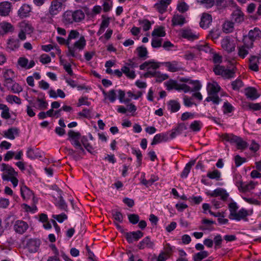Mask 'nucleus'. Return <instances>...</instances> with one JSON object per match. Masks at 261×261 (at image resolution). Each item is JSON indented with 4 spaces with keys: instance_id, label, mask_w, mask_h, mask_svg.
Here are the masks:
<instances>
[{
    "instance_id": "32",
    "label": "nucleus",
    "mask_w": 261,
    "mask_h": 261,
    "mask_svg": "<svg viewBox=\"0 0 261 261\" xmlns=\"http://www.w3.org/2000/svg\"><path fill=\"white\" fill-rule=\"evenodd\" d=\"M220 88V87L216 82L208 83L207 86L208 94H217Z\"/></svg>"
},
{
    "instance_id": "36",
    "label": "nucleus",
    "mask_w": 261,
    "mask_h": 261,
    "mask_svg": "<svg viewBox=\"0 0 261 261\" xmlns=\"http://www.w3.org/2000/svg\"><path fill=\"white\" fill-rule=\"evenodd\" d=\"M245 94L248 98L252 100L259 97L256 90L254 88L249 87L245 89Z\"/></svg>"
},
{
    "instance_id": "35",
    "label": "nucleus",
    "mask_w": 261,
    "mask_h": 261,
    "mask_svg": "<svg viewBox=\"0 0 261 261\" xmlns=\"http://www.w3.org/2000/svg\"><path fill=\"white\" fill-rule=\"evenodd\" d=\"M102 20L100 24L99 30H98L97 34L99 35L103 33L105 29L108 28L110 24V18L106 17L105 15H102Z\"/></svg>"
},
{
    "instance_id": "30",
    "label": "nucleus",
    "mask_w": 261,
    "mask_h": 261,
    "mask_svg": "<svg viewBox=\"0 0 261 261\" xmlns=\"http://www.w3.org/2000/svg\"><path fill=\"white\" fill-rule=\"evenodd\" d=\"M14 31L13 26L9 22L3 21L0 22V32L4 33H12Z\"/></svg>"
},
{
    "instance_id": "17",
    "label": "nucleus",
    "mask_w": 261,
    "mask_h": 261,
    "mask_svg": "<svg viewBox=\"0 0 261 261\" xmlns=\"http://www.w3.org/2000/svg\"><path fill=\"white\" fill-rule=\"evenodd\" d=\"M28 224L27 222L22 220H17L14 225L15 231L20 234L23 233L28 228Z\"/></svg>"
},
{
    "instance_id": "9",
    "label": "nucleus",
    "mask_w": 261,
    "mask_h": 261,
    "mask_svg": "<svg viewBox=\"0 0 261 261\" xmlns=\"http://www.w3.org/2000/svg\"><path fill=\"white\" fill-rule=\"evenodd\" d=\"M161 63L155 61L154 60H150L147 61H145L143 64L140 65V70H156L159 68L160 66Z\"/></svg>"
},
{
    "instance_id": "40",
    "label": "nucleus",
    "mask_w": 261,
    "mask_h": 261,
    "mask_svg": "<svg viewBox=\"0 0 261 261\" xmlns=\"http://www.w3.org/2000/svg\"><path fill=\"white\" fill-rule=\"evenodd\" d=\"M121 70L123 73L130 79H134L136 76L134 70L130 69L127 66H123L121 68Z\"/></svg>"
},
{
    "instance_id": "52",
    "label": "nucleus",
    "mask_w": 261,
    "mask_h": 261,
    "mask_svg": "<svg viewBox=\"0 0 261 261\" xmlns=\"http://www.w3.org/2000/svg\"><path fill=\"white\" fill-rule=\"evenodd\" d=\"M176 9L179 12L183 13L189 10V6L185 2H180L177 4Z\"/></svg>"
},
{
    "instance_id": "16",
    "label": "nucleus",
    "mask_w": 261,
    "mask_h": 261,
    "mask_svg": "<svg viewBox=\"0 0 261 261\" xmlns=\"http://www.w3.org/2000/svg\"><path fill=\"white\" fill-rule=\"evenodd\" d=\"M32 7L30 5L24 4L18 11V16L21 18H26L30 15Z\"/></svg>"
},
{
    "instance_id": "48",
    "label": "nucleus",
    "mask_w": 261,
    "mask_h": 261,
    "mask_svg": "<svg viewBox=\"0 0 261 261\" xmlns=\"http://www.w3.org/2000/svg\"><path fill=\"white\" fill-rule=\"evenodd\" d=\"M6 99L7 102L11 104L15 103L17 105H20L21 103V99L16 95H8L6 96Z\"/></svg>"
},
{
    "instance_id": "20",
    "label": "nucleus",
    "mask_w": 261,
    "mask_h": 261,
    "mask_svg": "<svg viewBox=\"0 0 261 261\" xmlns=\"http://www.w3.org/2000/svg\"><path fill=\"white\" fill-rule=\"evenodd\" d=\"M212 21V17L207 13H203L201 17L200 26L204 29L208 28Z\"/></svg>"
},
{
    "instance_id": "13",
    "label": "nucleus",
    "mask_w": 261,
    "mask_h": 261,
    "mask_svg": "<svg viewBox=\"0 0 261 261\" xmlns=\"http://www.w3.org/2000/svg\"><path fill=\"white\" fill-rule=\"evenodd\" d=\"M172 0H160L154 5V8L160 13L163 14L167 11V8Z\"/></svg>"
},
{
    "instance_id": "43",
    "label": "nucleus",
    "mask_w": 261,
    "mask_h": 261,
    "mask_svg": "<svg viewBox=\"0 0 261 261\" xmlns=\"http://www.w3.org/2000/svg\"><path fill=\"white\" fill-rule=\"evenodd\" d=\"M27 247L30 252H35L37 251L38 246L35 240H30L27 243Z\"/></svg>"
},
{
    "instance_id": "62",
    "label": "nucleus",
    "mask_w": 261,
    "mask_h": 261,
    "mask_svg": "<svg viewBox=\"0 0 261 261\" xmlns=\"http://www.w3.org/2000/svg\"><path fill=\"white\" fill-rule=\"evenodd\" d=\"M243 86V83L240 79H237L231 83L232 88L234 90H239Z\"/></svg>"
},
{
    "instance_id": "31",
    "label": "nucleus",
    "mask_w": 261,
    "mask_h": 261,
    "mask_svg": "<svg viewBox=\"0 0 261 261\" xmlns=\"http://www.w3.org/2000/svg\"><path fill=\"white\" fill-rule=\"evenodd\" d=\"M20 30L27 34H30L33 31L32 25L27 21H23L19 23Z\"/></svg>"
},
{
    "instance_id": "14",
    "label": "nucleus",
    "mask_w": 261,
    "mask_h": 261,
    "mask_svg": "<svg viewBox=\"0 0 261 261\" xmlns=\"http://www.w3.org/2000/svg\"><path fill=\"white\" fill-rule=\"evenodd\" d=\"M3 74L4 78V85L14 81L17 76V74L11 69H5Z\"/></svg>"
},
{
    "instance_id": "29",
    "label": "nucleus",
    "mask_w": 261,
    "mask_h": 261,
    "mask_svg": "<svg viewBox=\"0 0 261 261\" xmlns=\"http://www.w3.org/2000/svg\"><path fill=\"white\" fill-rule=\"evenodd\" d=\"M3 133L4 137L10 140H13L15 139V136L18 135V129L15 127H12L4 131Z\"/></svg>"
},
{
    "instance_id": "56",
    "label": "nucleus",
    "mask_w": 261,
    "mask_h": 261,
    "mask_svg": "<svg viewBox=\"0 0 261 261\" xmlns=\"http://www.w3.org/2000/svg\"><path fill=\"white\" fill-rule=\"evenodd\" d=\"M234 27V22L233 21H227L223 24V29L226 33L231 32Z\"/></svg>"
},
{
    "instance_id": "37",
    "label": "nucleus",
    "mask_w": 261,
    "mask_h": 261,
    "mask_svg": "<svg viewBox=\"0 0 261 261\" xmlns=\"http://www.w3.org/2000/svg\"><path fill=\"white\" fill-rule=\"evenodd\" d=\"M259 58L256 56H252L249 59V68L254 71H258V63Z\"/></svg>"
},
{
    "instance_id": "45",
    "label": "nucleus",
    "mask_w": 261,
    "mask_h": 261,
    "mask_svg": "<svg viewBox=\"0 0 261 261\" xmlns=\"http://www.w3.org/2000/svg\"><path fill=\"white\" fill-rule=\"evenodd\" d=\"M222 138L223 140L230 142V143H236L239 137L233 134H225L222 135Z\"/></svg>"
},
{
    "instance_id": "63",
    "label": "nucleus",
    "mask_w": 261,
    "mask_h": 261,
    "mask_svg": "<svg viewBox=\"0 0 261 261\" xmlns=\"http://www.w3.org/2000/svg\"><path fill=\"white\" fill-rule=\"evenodd\" d=\"M162 39L153 37L151 41V46L153 48H159L162 46Z\"/></svg>"
},
{
    "instance_id": "46",
    "label": "nucleus",
    "mask_w": 261,
    "mask_h": 261,
    "mask_svg": "<svg viewBox=\"0 0 261 261\" xmlns=\"http://www.w3.org/2000/svg\"><path fill=\"white\" fill-rule=\"evenodd\" d=\"M196 48L199 51H203L205 53H212L213 51L208 44L204 42L197 45Z\"/></svg>"
},
{
    "instance_id": "41",
    "label": "nucleus",
    "mask_w": 261,
    "mask_h": 261,
    "mask_svg": "<svg viewBox=\"0 0 261 261\" xmlns=\"http://www.w3.org/2000/svg\"><path fill=\"white\" fill-rule=\"evenodd\" d=\"M138 56L143 60L146 59L148 57V51L147 48L143 46L138 47L136 49Z\"/></svg>"
},
{
    "instance_id": "24",
    "label": "nucleus",
    "mask_w": 261,
    "mask_h": 261,
    "mask_svg": "<svg viewBox=\"0 0 261 261\" xmlns=\"http://www.w3.org/2000/svg\"><path fill=\"white\" fill-rule=\"evenodd\" d=\"M27 155L31 159L42 158V152L36 148H29L27 151Z\"/></svg>"
},
{
    "instance_id": "12",
    "label": "nucleus",
    "mask_w": 261,
    "mask_h": 261,
    "mask_svg": "<svg viewBox=\"0 0 261 261\" xmlns=\"http://www.w3.org/2000/svg\"><path fill=\"white\" fill-rule=\"evenodd\" d=\"M169 140V133H162L156 134L151 143V145H154L155 144L167 142Z\"/></svg>"
},
{
    "instance_id": "51",
    "label": "nucleus",
    "mask_w": 261,
    "mask_h": 261,
    "mask_svg": "<svg viewBox=\"0 0 261 261\" xmlns=\"http://www.w3.org/2000/svg\"><path fill=\"white\" fill-rule=\"evenodd\" d=\"M139 23L144 31H148L151 28V23L147 19H142L139 20Z\"/></svg>"
},
{
    "instance_id": "50",
    "label": "nucleus",
    "mask_w": 261,
    "mask_h": 261,
    "mask_svg": "<svg viewBox=\"0 0 261 261\" xmlns=\"http://www.w3.org/2000/svg\"><path fill=\"white\" fill-rule=\"evenodd\" d=\"M222 109L224 114H228L234 111L233 107L228 101L224 102Z\"/></svg>"
},
{
    "instance_id": "22",
    "label": "nucleus",
    "mask_w": 261,
    "mask_h": 261,
    "mask_svg": "<svg viewBox=\"0 0 261 261\" xmlns=\"http://www.w3.org/2000/svg\"><path fill=\"white\" fill-rule=\"evenodd\" d=\"M11 10V4L8 2L0 3V15L8 16Z\"/></svg>"
},
{
    "instance_id": "55",
    "label": "nucleus",
    "mask_w": 261,
    "mask_h": 261,
    "mask_svg": "<svg viewBox=\"0 0 261 261\" xmlns=\"http://www.w3.org/2000/svg\"><path fill=\"white\" fill-rule=\"evenodd\" d=\"M80 36V33L77 30H72L70 31L68 36V42L71 44V41L73 39L78 38Z\"/></svg>"
},
{
    "instance_id": "6",
    "label": "nucleus",
    "mask_w": 261,
    "mask_h": 261,
    "mask_svg": "<svg viewBox=\"0 0 261 261\" xmlns=\"http://www.w3.org/2000/svg\"><path fill=\"white\" fill-rule=\"evenodd\" d=\"M167 68V70L171 72H178L182 70L181 63L177 61L165 62L162 63Z\"/></svg>"
},
{
    "instance_id": "53",
    "label": "nucleus",
    "mask_w": 261,
    "mask_h": 261,
    "mask_svg": "<svg viewBox=\"0 0 261 261\" xmlns=\"http://www.w3.org/2000/svg\"><path fill=\"white\" fill-rule=\"evenodd\" d=\"M205 101L207 102L212 101L213 103L218 105L221 101V99L217 94H208V96L206 98Z\"/></svg>"
},
{
    "instance_id": "7",
    "label": "nucleus",
    "mask_w": 261,
    "mask_h": 261,
    "mask_svg": "<svg viewBox=\"0 0 261 261\" xmlns=\"http://www.w3.org/2000/svg\"><path fill=\"white\" fill-rule=\"evenodd\" d=\"M20 46V42L18 39L10 37L7 41L6 50L8 52L15 51Z\"/></svg>"
},
{
    "instance_id": "3",
    "label": "nucleus",
    "mask_w": 261,
    "mask_h": 261,
    "mask_svg": "<svg viewBox=\"0 0 261 261\" xmlns=\"http://www.w3.org/2000/svg\"><path fill=\"white\" fill-rule=\"evenodd\" d=\"M86 45V40L85 37L84 36H80L78 40L69 45L67 56L77 58L80 56L79 52L83 50L85 48Z\"/></svg>"
},
{
    "instance_id": "44",
    "label": "nucleus",
    "mask_w": 261,
    "mask_h": 261,
    "mask_svg": "<svg viewBox=\"0 0 261 261\" xmlns=\"http://www.w3.org/2000/svg\"><path fill=\"white\" fill-rule=\"evenodd\" d=\"M152 37H162L166 35V33L164 28L162 27H158L153 30L151 33Z\"/></svg>"
},
{
    "instance_id": "25",
    "label": "nucleus",
    "mask_w": 261,
    "mask_h": 261,
    "mask_svg": "<svg viewBox=\"0 0 261 261\" xmlns=\"http://www.w3.org/2000/svg\"><path fill=\"white\" fill-rule=\"evenodd\" d=\"M1 170L6 174L3 175H6L7 177H13V176H17L18 174L12 167L4 163L1 165Z\"/></svg>"
},
{
    "instance_id": "21",
    "label": "nucleus",
    "mask_w": 261,
    "mask_h": 261,
    "mask_svg": "<svg viewBox=\"0 0 261 261\" xmlns=\"http://www.w3.org/2000/svg\"><path fill=\"white\" fill-rule=\"evenodd\" d=\"M4 86L13 93H19L23 90L22 87L18 83L15 82V81L10 82V83L7 84Z\"/></svg>"
},
{
    "instance_id": "15",
    "label": "nucleus",
    "mask_w": 261,
    "mask_h": 261,
    "mask_svg": "<svg viewBox=\"0 0 261 261\" xmlns=\"http://www.w3.org/2000/svg\"><path fill=\"white\" fill-rule=\"evenodd\" d=\"M29 104L33 106L34 108L38 110H45L47 109L48 103L43 99L37 98L36 102L32 100H28Z\"/></svg>"
},
{
    "instance_id": "26",
    "label": "nucleus",
    "mask_w": 261,
    "mask_h": 261,
    "mask_svg": "<svg viewBox=\"0 0 261 261\" xmlns=\"http://www.w3.org/2000/svg\"><path fill=\"white\" fill-rule=\"evenodd\" d=\"M0 110H2L1 116L2 118L8 120L11 118L10 110L8 107L3 103L0 99Z\"/></svg>"
},
{
    "instance_id": "11",
    "label": "nucleus",
    "mask_w": 261,
    "mask_h": 261,
    "mask_svg": "<svg viewBox=\"0 0 261 261\" xmlns=\"http://www.w3.org/2000/svg\"><path fill=\"white\" fill-rule=\"evenodd\" d=\"M144 235V233L140 230L127 232L125 237L129 243H132L135 241H138Z\"/></svg>"
},
{
    "instance_id": "54",
    "label": "nucleus",
    "mask_w": 261,
    "mask_h": 261,
    "mask_svg": "<svg viewBox=\"0 0 261 261\" xmlns=\"http://www.w3.org/2000/svg\"><path fill=\"white\" fill-rule=\"evenodd\" d=\"M236 144L237 148L240 150L245 149L248 145V143L240 137H239Z\"/></svg>"
},
{
    "instance_id": "39",
    "label": "nucleus",
    "mask_w": 261,
    "mask_h": 261,
    "mask_svg": "<svg viewBox=\"0 0 261 261\" xmlns=\"http://www.w3.org/2000/svg\"><path fill=\"white\" fill-rule=\"evenodd\" d=\"M257 185V182L255 183L253 181H250L248 184L243 183L240 189L239 190L243 192H249L254 189L255 187Z\"/></svg>"
},
{
    "instance_id": "18",
    "label": "nucleus",
    "mask_w": 261,
    "mask_h": 261,
    "mask_svg": "<svg viewBox=\"0 0 261 261\" xmlns=\"http://www.w3.org/2000/svg\"><path fill=\"white\" fill-rule=\"evenodd\" d=\"M154 246L153 241L151 240L149 237L144 238L138 244V247L139 249L142 250L145 248L152 249Z\"/></svg>"
},
{
    "instance_id": "38",
    "label": "nucleus",
    "mask_w": 261,
    "mask_h": 261,
    "mask_svg": "<svg viewBox=\"0 0 261 261\" xmlns=\"http://www.w3.org/2000/svg\"><path fill=\"white\" fill-rule=\"evenodd\" d=\"M102 94L105 96V100L108 99L110 102H114L116 99V93L115 90H111L108 92L103 90Z\"/></svg>"
},
{
    "instance_id": "34",
    "label": "nucleus",
    "mask_w": 261,
    "mask_h": 261,
    "mask_svg": "<svg viewBox=\"0 0 261 261\" xmlns=\"http://www.w3.org/2000/svg\"><path fill=\"white\" fill-rule=\"evenodd\" d=\"M181 36L183 38L188 40H193L198 38V34L193 32L191 30H184L181 33Z\"/></svg>"
},
{
    "instance_id": "8",
    "label": "nucleus",
    "mask_w": 261,
    "mask_h": 261,
    "mask_svg": "<svg viewBox=\"0 0 261 261\" xmlns=\"http://www.w3.org/2000/svg\"><path fill=\"white\" fill-rule=\"evenodd\" d=\"M222 47L228 53H231L234 50L236 43L230 38L226 37L224 38L221 42Z\"/></svg>"
},
{
    "instance_id": "42",
    "label": "nucleus",
    "mask_w": 261,
    "mask_h": 261,
    "mask_svg": "<svg viewBox=\"0 0 261 261\" xmlns=\"http://www.w3.org/2000/svg\"><path fill=\"white\" fill-rule=\"evenodd\" d=\"M195 164L194 161H192L189 162L188 163H187L186 165V166L185 167L184 170H182L181 173V177L182 178H187L190 171L191 169V167L192 166H193Z\"/></svg>"
},
{
    "instance_id": "47",
    "label": "nucleus",
    "mask_w": 261,
    "mask_h": 261,
    "mask_svg": "<svg viewBox=\"0 0 261 261\" xmlns=\"http://www.w3.org/2000/svg\"><path fill=\"white\" fill-rule=\"evenodd\" d=\"M221 175V172L219 170L215 169L212 171H208L207 173V177L212 179L219 180Z\"/></svg>"
},
{
    "instance_id": "2",
    "label": "nucleus",
    "mask_w": 261,
    "mask_h": 261,
    "mask_svg": "<svg viewBox=\"0 0 261 261\" xmlns=\"http://www.w3.org/2000/svg\"><path fill=\"white\" fill-rule=\"evenodd\" d=\"M85 17L84 11L81 9L75 10H67L62 15V20L66 25L73 23H79L83 21Z\"/></svg>"
},
{
    "instance_id": "60",
    "label": "nucleus",
    "mask_w": 261,
    "mask_h": 261,
    "mask_svg": "<svg viewBox=\"0 0 261 261\" xmlns=\"http://www.w3.org/2000/svg\"><path fill=\"white\" fill-rule=\"evenodd\" d=\"M238 207L237 203L235 202H231L229 204V209L230 211V214L229 215V218L231 219V217H232L237 212Z\"/></svg>"
},
{
    "instance_id": "64",
    "label": "nucleus",
    "mask_w": 261,
    "mask_h": 261,
    "mask_svg": "<svg viewBox=\"0 0 261 261\" xmlns=\"http://www.w3.org/2000/svg\"><path fill=\"white\" fill-rule=\"evenodd\" d=\"M112 215L115 220L119 223H121L123 221V216L120 212L113 211L112 212Z\"/></svg>"
},
{
    "instance_id": "58",
    "label": "nucleus",
    "mask_w": 261,
    "mask_h": 261,
    "mask_svg": "<svg viewBox=\"0 0 261 261\" xmlns=\"http://www.w3.org/2000/svg\"><path fill=\"white\" fill-rule=\"evenodd\" d=\"M189 84L192 85V87H191V91H198L201 88V85L198 81H190Z\"/></svg>"
},
{
    "instance_id": "59",
    "label": "nucleus",
    "mask_w": 261,
    "mask_h": 261,
    "mask_svg": "<svg viewBox=\"0 0 261 261\" xmlns=\"http://www.w3.org/2000/svg\"><path fill=\"white\" fill-rule=\"evenodd\" d=\"M21 194L24 199L29 198L32 195V192L26 186L21 188Z\"/></svg>"
},
{
    "instance_id": "5",
    "label": "nucleus",
    "mask_w": 261,
    "mask_h": 261,
    "mask_svg": "<svg viewBox=\"0 0 261 261\" xmlns=\"http://www.w3.org/2000/svg\"><path fill=\"white\" fill-rule=\"evenodd\" d=\"M253 43L250 41L243 39V44L238 47V56L242 58H245L249 53V50L253 47Z\"/></svg>"
},
{
    "instance_id": "19",
    "label": "nucleus",
    "mask_w": 261,
    "mask_h": 261,
    "mask_svg": "<svg viewBox=\"0 0 261 261\" xmlns=\"http://www.w3.org/2000/svg\"><path fill=\"white\" fill-rule=\"evenodd\" d=\"M17 64L22 68L29 69L34 66L35 62L31 60L29 63L28 59L25 57H20L18 59Z\"/></svg>"
},
{
    "instance_id": "57",
    "label": "nucleus",
    "mask_w": 261,
    "mask_h": 261,
    "mask_svg": "<svg viewBox=\"0 0 261 261\" xmlns=\"http://www.w3.org/2000/svg\"><path fill=\"white\" fill-rule=\"evenodd\" d=\"M234 74L235 71L233 69H228L225 68L222 76L225 79H230L234 77Z\"/></svg>"
},
{
    "instance_id": "61",
    "label": "nucleus",
    "mask_w": 261,
    "mask_h": 261,
    "mask_svg": "<svg viewBox=\"0 0 261 261\" xmlns=\"http://www.w3.org/2000/svg\"><path fill=\"white\" fill-rule=\"evenodd\" d=\"M56 206L60 209L66 211L67 208V205L65 202L62 196H60L58 201L56 202Z\"/></svg>"
},
{
    "instance_id": "23",
    "label": "nucleus",
    "mask_w": 261,
    "mask_h": 261,
    "mask_svg": "<svg viewBox=\"0 0 261 261\" xmlns=\"http://www.w3.org/2000/svg\"><path fill=\"white\" fill-rule=\"evenodd\" d=\"M231 21L240 23L244 20V15L240 9L237 8L231 14Z\"/></svg>"
},
{
    "instance_id": "28",
    "label": "nucleus",
    "mask_w": 261,
    "mask_h": 261,
    "mask_svg": "<svg viewBox=\"0 0 261 261\" xmlns=\"http://www.w3.org/2000/svg\"><path fill=\"white\" fill-rule=\"evenodd\" d=\"M251 212L249 213V212L245 208H241L239 212H237L232 217H231V219L236 220L237 221H240L241 219H244L247 216L250 215Z\"/></svg>"
},
{
    "instance_id": "1",
    "label": "nucleus",
    "mask_w": 261,
    "mask_h": 261,
    "mask_svg": "<svg viewBox=\"0 0 261 261\" xmlns=\"http://www.w3.org/2000/svg\"><path fill=\"white\" fill-rule=\"evenodd\" d=\"M68 135L69 137V140L75 149V150L67 149L68 154L72 156L75 160H79L86 153L82 147V144L80 142V133L70 130L68 133Z\"/></svg>"
},
{
    "instance_id": "49",
    "label": "nucleus",
    "mask_w": 261,
    "mask_h": 261,
    "mask_svg": "<svg viewBox=\"0 0 261 261\" xmlns=\"http://www.w3.org/2000/svg\"><path fill=\"white\" fill-rule=\"evenodd\" d=\"M208 255V253L206 251H202L196 253L193 256V260L194 261H201L204 258H206Z\"/></svg>"
},
{
    "instance_id": "33",
    "label": "nucleus",
    "mask_w": 261,
    "mask_h": 261,
    "mask_svg": "<svg viewBox=\"0 0 261 261\" xmlns=\"http://www.w3.org/2000/svg\"><path fill=\"white\" fill-rule=\"evenodd\" d=\"M180 108V103L176 100H171L167 103L168 110L171 113L177 112Z\"/></svg>"
},
{
    "instance_id": "4",
    "label": "nucleus",
    "mask_w": 261,
    "mask_h": 261,
    "mask_svg": "<svg viewBox=\"0 0 261 261\" xmlns=\"http://www.w3.org/2000/svg\"><path fill=\"white\" fill-rule=\"evenodd\" d=\"M62 8V4L57 0L53 1L48 9V11L45 17H42V22L52 23L53 18L59 14Z\"/></svg>"
},
{
    "instance_id": "10",
    "label": "nucleus",
    "mask_w": 261,
    "mask_h": 261,
    "mask_svg": "<svg viewBox=\"0 0 261 261\" xmlns=\"http://www.w3.org/2000/svg\"><path fill=\"white\" fill-rule=\"evenodd\" d=\"M261 37V31L258 28H254L251 30L248 34V36L244 39L248 41H250L253 44L255 40L258 39Z\"/></svg>"
},
{
    "instance_id": "27",
    "label": "nucleus",
    "mask_w": 261,
    "mask_h": 261,
    "mask_svg": "<svg viewBox=\"0 0 261 261\" xmlns=\"http://www.w3.org/2000/svg\"><path fill=\"white\" fill-rule=\"evenodd\" d=\"M172 23L174 26L175 25H182L186 22V19L185 17L177 13H175L172 17Z\"/></svg>"
}]
</instances>
